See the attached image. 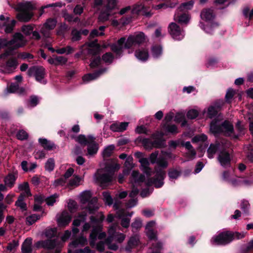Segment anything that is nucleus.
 Returning <instances> with one entry per match:
<instances>
[{
  "label": "nucleus",
  "mask_w": 253,
  "mask_h": 253,
  "mask_svg": "<svg viewBox=\"0 0 253 253\" xmlns=\"http://www.w3.org/2000/svg\"><path fill=\"white\" fill-rule=\"evenodd\" d=\"M194 4V1H187L183 2L178 7L176 11L188 13V11L193 8Z\"/></svg>",
  "instance_id": "nucleus-20"
},
{
  "label": "nucleus",
  "mask_w": 253,
  "mask_h": 253,
  "mask_svg": "<svg viewBox=\"0 0 253 253\" xmlns=\"http://www.w3.org/2000/svg\"><path fill=\"white\" fill-rule=\"evenodd\" d=\"M217 160L220 165L224 168L231 166V158L229 152L223 150L221 151L217 157Z\"/></svg>",
  "instance_id": "nucleus-10"
},
{
  "label": "nucleus",
  "mask_w": 253,
  "mask_h": 253,
  "mask_svg": "<svg viewBox=\"0 0 253 253\" xmlns=\"http://www.w3.org/2000/svg\"><path fill=\"white\" fill-rule=\"evenodd\" d=\"M146 37L142 32L134 33L130 35L127 40L125 37L119 39L116 43H113L110 48L111 50L116 54V58L122 56L123 49H129L133 46L140 45L146 42Z\"/></svg>",
  "instance_id": "nucleus-1"
},
{
  "label": "nucleus",
  "mask_w": 253,
  "mask_h": 253,
  "mask_svg": "<svg viewBox=\"0 0 253 253\" xmlns=\"http://www.w3.org/2000/svg\"><path fill=\"white\" fill-rule=\"evenodd\" d=\"M41 216V215L37 214H33L27 216L26 219V224L28 225H32L38 220L40 219Z\"/></svg>",
  "instance_id": "nucleus-33"
},
{
  "label": "nucleus",
  "mask_w": 253,
  "mask_h": 253,
  "mask_svg": "<svg viewBox=\"0 0 253 253\" xmlns=\"http://www.w3.org/2000/svg\"><path fill=\"white\" fill-rule=\"evenodd\" d=\"M177 3L172 2L171 1H165V2L160 3L154 6V9L156 10L160 9H166L168 7L174 8Z\"/></svg>",
  "instance_id": "nucleus-25"
},
{
  "label": "nucleus",
  "mask_w": 253,
  "mask_h": 253,
  "mask_svg": "<svg viewBox=\"0 0 253 253\" xmlns=\"http://www.w3.org/2000/svg\"><path fill=\"white\" fill-rule=\"evenodd\" d=\"M166 176V171L160 169L156 170L155 177L154 178V185L155 188H161L164 184V180Z\"/></svg>",
  "instance_id": "nucleus-11"
},
{
  "label": "nucleus",
  "mask_w": 253,
  "mask_h": 253,
  "mask_svg": "<svg viewBox=\"0 0 253 253\" xmlns=\"http://www.w3.org/2000/svg\"><path fill=\"white\" fill-rule=\"evenodd\" d=\"M156 163L160 167L164 169L167 168L168 166V162L164 157L158 158Z\"/></svg>",
  "instance_id": "nucleus-55"
},
{
  "label": "nucleus",
  "mask_w": 253,
  "mask_h": 253,
  "mask_svg": "<svg viewBox=\"0 0 253 253\" xmlns=\"http://www.w3.org/2000/svg\"><path fill=\"white\" fill-rule=\"evenodd\" d=\"M34 30V27L32 25L29 24L23 25L21 27L22 32L26 36H30Z\"/></svg>",
  "instance_id": "nucleus-42"
},
{
  "label": "nucleus",
  "mask_w": 253,
  "mask_h": 253,
  "mask_svg": "<svg viewBox=\"0 0 253 253\" xmlns=\"http://www.w3.org/2000/svg\"><path fill=\"white\" fill-rule=\"evenodd\" d=\"M159 155V151H155L154 152L152 153L149 157L150 161L152 164L157 163L158 160V156Z\"/></svg>",
  "instance_id": "nucleus-63"
},
{
  "label": "nucleus",
  "mask_w": 253,
  "mask_h": 253,
  "mask_svg": "<svg viewBox=\"0 0 253 253\" xmlns=\"http://www.w3.org/2000/svg\"><path fill=\"white\" fill-rule=\"evenodd\" d=\"M53 56H55V66H58L60 65H64L67 62V58L64 56H55V55H54Z\"/></svg>",
  "instance_id": "nucleus-47"
},
{
  "label": "nucleus",
  "mask_w": 253,
  "mask_h": 253,
  "mask_svg": "<svg viewBox=\"0 0 253 253\" xmlns=\"http://www.w3.org/2000/svg\"><path fill=\"white\" fill-rule=\"evenodd\" d=\"M153 250L151 253H161V250L163 248L162 244L160 242H157L152 245Z\"/></svg>",
  "instance_id": "nucleus-51"
},
{
  "label": "nucleus",
  "mask_w": 253,
  "mask_h": 253,
  "mask_svg": "<svg viewBox=\"0 0 253 253\" xmlns=\"http://www.w3.org/2000/svg\"><path fill=\"white\" fill-rule=\"evenodd\" d=\"M34 5L29 1L26 3L19 2L17 4L16 10L18 12L16 17L20 22H29L34 15L32 10Z\"/></svg>",
  "instance_id": "nucleus-4"
},
{
  "label": "nucleus",
  "mask_w": 253,
  "mask_h": 253,
  "mask_svg": "<svg viewBox=\"0 0 253 253\" xmlns=\"http://www.w3.org/2000/svg\"><path fill=\"white\" fill-rule=\"evenodd\" d=\"M181 171L174 169H169L168 171V176L169 179H176L181 175Z\"/></svg>",
  "instance_id": "nucleus-34"
},
{
  "label": "nucleus",
  "mask_w": 253,
  "mask_h": 253,
  "mask_svg": "<svg viewBox=\"0 0 253 253\" xmlns=\"http://www.w3.org/2000/svg\"><path fill=\"white\" fill-rule=\"evenodd\" d=\"M32 239L31 238H26L21 246V251L22 253H31Z\"/></svg>",
  "instance_id": "nucleus-22"
},
{
  "label": "nucleus",
  "mask_w": 253,
  "mask_h": 253,
  "mask_svg": "<svg viewBox=\"0 0 253 253\" xmlns=\"http://www.w3.org/2000/svg\"><path fill=\"white\" fill-rule=\"evenodd\" d=\"M72 40L73 42L79 41L81 39V32L76 29H73L71 32Z\"/></svg>",
  "instance_id": "nucleus-44"
},
{
  "label": "nucleus",
  "mask_w": 253,
  "mask_h": 253,
  "mask_svg": "<svg viewBox=\"0 0 253 253\" xmlns=\"http://www.w3.org/2000/svg\"><path fill=\"white\" fill-rule=\"evenodd\" d=\"M105 1H94L95 4L96 5H101L104 4L103 2ZM107 3L103 7L101 12V15H104V19L107 20L109 16L116 12L115 10L118 9V1H106Z\"/></svg>",
  "instance_id": "nucleus-7"
},
{
  "label": "nucleus",
  "mask_w": 253,
  "mask_h": 253,
  "mask_svg": "<svg viewBox=\"0 0 253 253\" xmlns=\"http://www.w3.org/2000/svg\"><path fill=\"white\" fill-rule=\"evenodd\" d=\"M105 170L108 172L112 174L114 172L120 168V166L116 163H111L110 164H106L105 166Z\"/></svg>",
  "instance_id": "nucleus-32"
},
{
  "label": "nucleus",
  "mask_w": 253,
  "mask_h": 253,
  "mask_svg": "<svg viewBox=\"0 0 253 253\" xmlns=\"http://www.w3.org/2000/svg\"><path fill=\"white\" fill-rule=\"evenodd\" d=\"M101 58L99 56L92 59L91 60L89 66L91 68L97 67L101 63Z\"/></svg>",
  "instance_id": "nucleus-52"
},
{
  "label": "nucleus",
  "mask_w": 253,
  "mask_h": 253,
  "mask_svg": "<svg viewBox=\"0 0 253 253\" xmlns=\"http://www.w3.org/2000/svg\"><path fill=\"white\" fill-rule=\"evenodd\" d=\"M80 177L78 176H76L74 178L71 179L68 184L70 187L77 186L79 185V183L80 181Z\"/></svg>",
  "instance_id": "nucleus-59"
},
{
  "label": "nucleus",
  "mask_w": 253,
  "mask_h": 253,
  "mask_svg": "<svg viewBox=\"0 0 253 253\" xmlns=\"http://www.w3.org/2000/svg\"><path fill=\"white\" fill-rule=\"evenodd\" d=\"M148 142V138H142L140 136L137 137L135 140V143H141L142 144L144 148L146 150V148L147 147Z\"/></svg>",
  "instance_id": "nucleus-62"
},
{
  "label": "nucleus",
  "mask_w": 253,
  "mask_h": 253,
  "mask_svg": "<svg viewBox=\"0 0 253 253\" xmlns=\"http://www.w3.org/2000/svg\"><path fill=\"white\" fill-rule=\"evenodd\" d=\"M247 158L251 163H253V148L252 146H250L248 148Z\"/></svg>",
  "instance_id": "nucleus-64"
},
{
  "label": "nucleus",
  "mask_w": 253,
  "mask_h": 253,
  "mask_svg": "<svg viewBox=\"0 0 253 253\" xmlns=\"http://www.w3.org/2000/svg\"><path fill=\"white\" fill-rule=\"evenodd\" d=\"M208 137L206 134H202L195 136L192 139L193 143H197L199 142H204L207 141Z\"/></svg>",
  "instance_id": "nucleus-43"
},
{
  "label": "nucleus",
  "mask_w": 253,
  "mask_h": 253,
  "mask_svg": "<svg viewBox=\"0 0 253 253\" xmlns=\"http://www.w3.org/2000/svg\"><path fill=\"white\" fill-rule=\"evenodd\" d=\"M234 1H214L213 5L210 8H203L200 14L201 18L206 22H210L215 18L214 9H223Z\"/></svg>",
  "instance_id": "nucleus-3"
},
{
  "label": "nucleus",
  "mask_w": 253,
  "mask_h": 253,
  "mask_svg": "<svg viewBox=\"0 0 253 253\" xmlns=\"http://www.w3.org/2000/svg\"><path fill=\"white\" fill-rule=\"evenodd\" d=\"M234 90L231 88H228L225 96V99L226 100V102L227 103L231 102V100L234 97Z\"/></svg>",
  "instance_id": "nucleus-46"
},
{
  "label": "nucleus",
  "mask_w": 253,
  "mask_h": 253,
  "mask_svg": "<svg viewBox=\"0 0 253 253\" xmlns=\"http://www.w3.org/2000/svg\"><path fill=\"white\" fill-rule=\"evenodd\" d=\"M58 195L57 194H54L46 198H45V201L48 206H53L54 203L56 202V198H57Z\"/></svg>",
  "instance_id": "nucleus-53"
},
{
  "label": "nucleus",
  "mask_w": 253,
  "mask_h": 253,
  "mask_svg": "<svg viewBox=\"0 0 253 253\" xmlns=\"http://www.w3.org/2000/svg\"><path fill=\"white\" fill-rule=\"evenodd\" d=\"M17 138L20 140H25L28 138L29 135L25 130L21 129L19 130L16 135Z\"/></svg>",
  "instance_id": "nucleus-45"
},
{
  "label": "nucleus",
  "mask_w": 253,
  "mask_h": 253,
  "mask_svg": "<svg viewBox=\"0 0 253 253\" xmlns=\"http://www.w3.org/2000/svg\"><path fill=\"white\" fill-rule=\"evenodd\" d=\"M70 137L73 139H75L76 141L78 142L81 145L85 146L87 145L89 143H91L93 141V139H95V137L92 135H88L86 137L84 134H80L77 137H76L74 135L68 134Z\"/></svg>",
  "instance_id": "nucleus-13"
},
{
  "label": "nucleus",
  "mask_w": 253,
  "mask_h": 253,
  "mask_svg": "<svg viewBox=\"0 0 253 253\" xmlns=\"http://www.w3.org/2000/svg\"><path fill=\"white\" fill-rule=\"evenodd\" d=\"M57 21L54 18H48L43 26L48 30H53L56 26Z\"/></svg>",
  "instance_id": "nucleus-29"
},
{
  "label": "nucleus",
  "mask_w": 253,
  "mask_h": 253,
  "mask_svg": "<svg viewBox=\"0 0 253 253\" xmlns=\"http://www.w3.org/2000/svg\"><path fill=\"white\" fill-rule=\"evenodd\" d=\"M250 205L247 200H243L241 204V209L246 213L248 214Z\"/></svg>",
  "instance_id": "nucleus-49"
},
{
  "label": "nucleus",
  "mask_w": 253,
  "mask_h": 253,
  "mask_svg": "<svg viewBox=\"0 0 253 253\" xmlns=\"http://www.w3.org/2000/svg\"><path fill=\"white\" fill-rule=\"evenodd\" d=\"M105 216L103 214H101L99 218H97L94 216H91L90 217V222L94 224H98L102 222Z\"/></svg>",
  "instance_id": "nucleus-60"
},
{
  "label": "nucleus",
  "mask_w": 253,
  "mask_h": 253,
  "mask_svg": "<svg viewBox=\"0 0 253 253\" xmlns=\"http://www.w3.org/2000/svg\"><path fill=\"white\" fill-rule=\"evenodd\" d=\"M38 141L42 147L46 150L50 151L56 148L55 144L46 138H40Z\"/></svg>",
  "instance_id": "nucleus-19"
},
{
  "label": "nucleus",
  "mask_w": 253,
  "mask_h": 253,
  "mask_svg": "<svg viewBox=\"0 0 253 253\" xmlns=\"http://www.w3.org/2000/svg\"><path fill=\"white\" fill-rule=\"evenodd\" d=\"M17 178V174L15 175L13 173H9L4 178V182L8 187L11 188L15 184V181Z\"/></svg>",
  "instance_id": "nucleus-21"
},
{
  "label": "nucleus",
  "mask_w": 253,
  "mask_h": 253,
  "mask_svg": "<svg viewBox=\"0 0 253 253\" xmlns=\"http://www.w3.org/2000/svg\"><path fill=\"white\" fill-rule=\"evenodd\" d=\"M66 180H67L63 176H62L61 177L55 179L54 181L53 184L55 187L59 186H64L66 183Z\"/></svg>",
  "instance_id": "nucleus-50"
},
{
  "label": "nucleus",
  "mask_w": 253,
  "mask_h": 253,
  "mask_svg": "<svg viewBox=\"0 0 253 253\" xmlns=\"http://www.w3.org/2000/svg\"><path fill=\"white\" fill-rule=\"evenodd\" d=\"M199 115V112L195 109H191L188 111L187 113V117L189 119H195Z\"/></svg>",
  "instance_id": "nucleus-54"
},
{
  "label": "nucleus",
  "mask_w": 253,
  "mask_h": 253,
  "mask_svg": "<svg viewBox=\"0 0 253 253\" xmlns=\"http://www.w3.org/2000/svg\"><path fill=\"white\" fill-rule=\"evenodd\" d=\"M102 195L103 197V200L106 205L111 206L113 204V199L109 192L104 191L102 193Z\"/></svg>",
  "instance_id": "nucleus-38"
},
{
  "label": "nucleus",
  "mask_w": 253,
  "mask_h": 253,
  "mask_svg": "<svg viewBox=\"0 0 253 253\" xmlns=\"http://www.w3.org/2000/svg\"><path fill=\"white\" fill-rule=\"evenodd\" d=\"M220 109V105L210 106L208 109V117L210 119H212L216 117Z\"/></svg>",
  "instance_id": "nucleus-24"
},
{
  "label": "nucleus",
  "mask_w": 253,
  "mask_h": 253,
  "mask_svg": "<svg viewBox=\"0 0 253 253\" xmlns=\"http://www.w3.org/2000/svg\"><path fill=\"white\" fill-rule=\"evenodd\" d=\"M71 219V217L70 215L62 216L58 219V222L64 225H66L69 224Z\"/></svg>",
  "instance_id": "nucleus-56"
},
{
  "label": "nucleus",
  "mask_w": 253,
  "mask_h": 253,
  "mask_svg": "<svg viewBox=\"0 0 253 253\" xmlns=\"http://www.w3.org/2000/svg\"><path fill=\"white\" fill-rule=\"evenodd\" d=\"M131 10L132 14L137 15L144 16L146 17H150L153 13L151 12V8L149 6H145L144 4H136L131 8L130 6H127L121 9L119 12L120 15H123L127 11Z\"/></svg>",
  "instance_id": "nucleus-6"
},
{
  "label": "nucleus",
  "mask_w": 253,
  "mask_h": 253,
  "mask_svg": "<svg viewBox=\"0 0 253 253\" xmlns=\"http://www.w3.org/2000/svg\"><path fill=\"white\" fill-rule=\"evenodd\" d=\"M166 129L168 132L172 133H177V127L175 125H165Z\"/></svg>",
  "instance_id": "nucleus-61"
},
{
  "label": "nucleus",
  "mask_w": 253,
  "mask_h": 253,
  "mask_svg": "<svg viewBox=\"0 0 253 253\" xmlns=\"http://www.w3.org/2000/svg\"><path fill=\"white\" fill-rule=\"evenodd\" d=\"M114 59V56L111 52H106L102 56V59L106 63L111 64L113 62Z\"/></svg>",
  "instance_id": "nucleus-39"
},
{
  "label": "nucleus",
  "mask_w": 253,
  "mask_h": 253,
  "mask_svg": "<svg viewBox=\"0 0 253 253\" xmlns=\"http://www.w3.org/2000/svg\"><path fill=\"white\" fill-rule=\"evenodd\" d=\"M242 13L245 18L249 20H253V8L251 10L249 6H246L243 8Z\"/></svg>",
  "instance_id": "nucleus-35"
},
{
  "label": "nucleus",
  "mask_w": 253,
  "mask_h": 253,
  "mask_svg": "<svg viewBox=\"0 0 253 253\" xmlns=\"http://www.w3.org/2000/svg\"><path fill=\"white\" fill-rule=\"evenodd\" d=\"M102 227L101 226H95L93 227V229L90 233L89 239H96L98 237L99 232L102 231Z\"/></svg>",
  "instance_id": "nucleus-36"
},
{
  "label": "nucleus",
  "mask_w": 253,
  "mask_h": 253,
  "mask_svg": "<svg viewBox=\"0 0 253 253\" xmlns=\"http://www.w3.org/2000/svg\"><path fill=\"white\" fill-rule=\"evenodd\" d=\"M135 55L138 60L142 62L146 61L149 56L148 49L145 48L136 50Z\"/></svg>",
  "instance_id": "nucleus-18"
},
{
  "label": "nucleus",
  "mask_w": 253,
  "mask_h": 253,
  "mask_svg": "<svg viewBox=\"0 0 253 253\" xmlns=\"http://www.w3.org/2000/svg\"><path fill=\"white\" fill-rule=\"evenodd\" d=\"M219 120L217 118L213 119L210 125V130L214 136L222 134L225 137H230L233 135L234 139L239 138V135L235 134L233 125L227 120L219 124Z\"/></svg>",
  "instance_id": "nucleus-2"
},
{
  "label": "nucleus",
  "mask_w": 253,
  "mask_h": 253,
  "mask_svg": "<svg viewBox=\"0 0 253 253\" xmlns=\"http://www.w3.org/2000/svg\"><path fill=\"white\" fill-rule=\"evenodd\" d=\"M169 32L172 38L175 40H180L182 38L181 28L175 23L172 22L169 25Z\"/></svg>",
  "instance_id": "nucleus-12"
},
{
  "label": "nucleus",
  "mask_w": 253,
  "mask_h": 253,
  "mask_svg": "<svg viewBox=\"0 0 253 253\" xmlns=\"http://www.w3.org/2000/svg\"><path fill=\"white\" fill-rule=\"evenodd\" d=\"M97 202L98 199L96 197H91L84 209L87 210L89 214H94L99 209L97 205Z\"/></svg>",
  "instance_id": "nucleus-15"
},
{
  "label": "nucleus",
  "mask_w": 253,
  "mask_h": 253,
  "mask_svg": "<svg viewBox=\"0 0 253 253\" xmlns=\"http://www.w3.org/2000/svg\"><path fill=\"white\" fill-rule=\"evenodd\" d=\"M105 71V68H102L96 71L93 73L86 74L83 77V80L84 82H89L96 79L101 74H102Z\"/></svg>",
  "instance_id": "nucleus-17"
},
{
  "label": "nucleus",
  "mask_w": 253,
  "mask_h": 253,
  "mask_svg": "<svg viewBox=\"0 0 253 253\" xmlns=\"http://www.w3.org/2000/svg\"><path fill=\"white\" fill-rule=\"evenodd\" d=\"M151 52L153 57L158 58L162 54V47L160 45H153L151 47Z\"/></svg>",
  "instance_id": "nucleus-31"
},
{
  "label": "nucleus",
  "mask_w": 253,
  "mask_h": 253,
  "mask_svg": "<svg viewBox=\"0 0 253 253\" xmlns=\"http://www.w3.org/2000/svg\"><path fill=\"white\" fill-rule=\"evenodd\" d=\"M219 146L218 143L216 144L211 143L207 150L208 157L210 159L213 158V155L216 153Z\"/></svg>",
  "instance_id": "nucleus-26"
},
{
  "label": "nucleus",
  "mask_w": 253,
  "mask_h": 253,
  "mask_svg": "<svg viewBox=\"0 0 253 253\" xmlns=\"http://www.w3.org/2000/svg\"><path fill=\"white\" fill-rule=\"evenodd\" d=\"M138 240L135 237H131L127 242V245L126 247V250L130 251L131 250L138 245Z\"/></svg>",
  "instance_id": "nucleus-30"
},
{
  "label": "nucleus",
  "mask_w": 253,
  "mask_h": 253,
  "mask_svg": "<svg viewBox=\"0 0 253 253\" xmlns=\"http://www.w3.org/2000/svg\"><path fill=\"white\" fill-rule=\"evenodd\" d=\"M163 134L159 132L153 133L151 135V138L153 139L151 140L148 138V142L147 150H151L153 148L161 149L165 148L166 146L165 140L163 138Z\"/></svg>",
  "instance_id": "nucleus-8"
},
{
  "label": "nucleus",
  "mask_w": 253,
  "mask_h": 253,
  "mask_svg": "<svg viewBox=\"0 0 253 253\" xmlns=\"http://www.w3.org/2000/svg\"><path fill=\"white\" fill-rule=\"evenodd\" d=\"M244 237L243 234L238 232L223 231L212 238L213 244L217 245H225L231 243L235 239H240Z\"/></svg>",
  "instance_id": "nucleus-5"
},
{
  "label": "nucleus",
  "mask_w": 253,
  "mask_h": 253,
  "mask_svg": "<svg viewBox=\"0 0 253 253\" xmlns=\"http://www.w3.org/2000/svg\"><path fill=\"white\" fill-rule=\"evenodd\" d=\"M95 139H93V141L89 143L87 145V153L89 155H93L97 153L99 149L98 144L95 142Z\"/></svg>",
  "instance_id": "nucleus-23"
},
{
  "label": "nucleus",
  "mask_w": 253,
  "mask_h": 253,
  "mask_svg": "<svg viewBox=\"0 0 253 253\" xmlns=\"http://www.w3.org/2000/svg\"><path fill=\"white\" fill-rule=\"evenodd\" d=\"M56 234V230L54 228L46 229L45 231V235L47 238H49V239H51L52 238L55 237Z\"/></svg>",
  "instance_id": "nucleus-58"
},
{
  "label": "nucleus",
  "mask_w": 253,
  "mask_h": 253,
  "mask_svg": "<svg viewBox=\"0 0 253 253\" xmlns=\"http://www.w3.org/2000/svg\"><path fill=\"white\" fill-rule=\"evenodd\" d=\"M96 181L101 185H105L112 180V176L109 173H100L98 171L95 174Z\"/></svg>",
  "instance_id": "nucleus-14"
},
{
  "label": "nucleus",
  "mask_w": 253,
  "mask_h": 253,
  "mask_svg": "<svg viewBox=\"0 0 253 253\" xmlns=\"http://www.w3.org/2000/svg\"><path fill=\"white\" fill-rule=\"evenodd\" d=\"M92 197V193L89 190H85L81 194V202L83 204H86Z\"/></svg>",
  "instance_id": "nucleus-28"
},
{
  "label": "nucleus",
  "mask_w": 253,
  "mask_h": 253,
  "mask_svg": "<svg viewBox=\"0 0 253 253\" xmlns=\"http://www.w3.org/2000/svg\"><path fill=\"white\" fill-rule=\"evenodd\" d=\"M55 167L54 160L52 158H49L45 164V170L50 172L53 170Z\"/></svg>",
  "instance_id": "nucleus-41"
},
{
  "label": "nucleus",
  "mask_w": 253,
  "mask_h": 253,
  "mask_svg": "<svg viewBox=\"0 0 253 253\" xmlns=\"http://www.w3.org/2000/svg\"><path fill=\"white\" fill-rule=\"evenodd\" d=\"M142 221L140 218H135L134 221L131 223V226L133 229L137 230L142 227Z\"/></svg>",
  "instance_id": "nucleus-48"
},
{
  "label": "nucleus",
  "mask_w": 253,
  "mask_h": 253,
  "mask_svg": "<svg viewBox=\"0 0 253 253\" xmlns=\"http://www.w3.org/2000/svg\"><path fill=\"white\" fill-rule=\"evenodd\" d=\"M130 218L122 216L121 220V225L123 227L127 228L130 225Z\"/></svg>",
  "instance_id": "nucleus-57"
},
{
  "label": "nucleus",
  "mask_w": 253,
  "mask_h": 253,
  "mask_svg": "<svg viewBox=\"0 0 253 253\" xmlns=\"http://www.w3.org/2000/svg\"><path fill=\"white\" fill-rule=\"evenodd\" d=\"M62 5V4L61 2H55L54 3L49 4H47L46 5L42 6L41 7V8L40 10V14H41V15H42L44 13L47 12H48L47 10H46L45 9L48 8L56 7V6L61 7Z\"/></svg>",
  "instance_id": "nucleus-40"
},
{
  "label": "nucleus",
  "mask_w": 253,
  "mask_h": 253,
  "mask_svg": "<svg viewBox=\"0 0 253 253\" xmlns=\"http://www.w3.org/2000/svg\"><path fill=\"white\" fill-rule=\"evenodd\" d=\"M57 242L55 239H47L43 240V248L47 250L54 249L56 246Z\"/></svg>",
  "instance_id": "nucleus-27"
},
{
  "label": "nucleus",
  "mask_w": 253,
  "mask_h": 253,
  "mask_svg": "<svg viewBox=\"0 0 253 253\" xmlns=\"http://www.w3.org/2000/svg\"><path fill=\"white\" fill-rule=\"evenodd\" d=\"M174 15V20L180 24H187L190 18L189 13L177 11Z\"/></svg>",
  "instance_id": "nucleus-16"
},
{
  "label": "nucleus",
  "mask_w": 253,
  "mask_h": 253,
  "mask_svg": "<svg viewBox=\"0 0 253 253\" xmlns=\"http://www.w3.org/2000/svg\"><path fill=\"white\" fill-rule=\"evenodd\" d=\"M115 149V146L114 145H110L107 146L103 150L102 152V156L104 158H109L110 157L113 150Z\"/></svg>",
  "instance_id": "nucleus-37"
},
{
  "label": "nucleus",
  "mask_w": 253,
  "mask_h": 253,
  "mask_svg": "<svg viewBox=\"0 0 253 253\" xmlns=\"http://www.w3.org/2000/svg\"><path fill=\"white\" fill-rule=\"evenodd\" d=\"M45 75V69L41 66H33L28 70V75L29 76H34L37 82L44 84L47 83L46 81L44 80Z\"/></svg>",
  "instance_id": "nucleus-9"
}]
</instances>
